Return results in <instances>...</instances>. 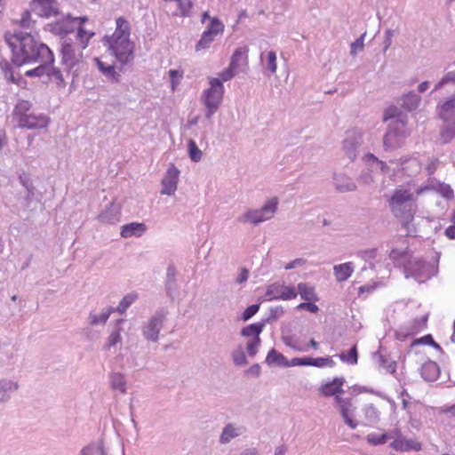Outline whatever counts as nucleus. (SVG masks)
I'll list each match as a JSON object with an SVG mask.
<instances>
[{
  "label": "nucleus",
  "instance_id": "obj_1",
  "mask_svg": "<svg viewBox=\"0 0 455 455\" xmlns=\"http://www.w3.org/2000/svg\"><path fill=\"white\" fill-rule=\"evenodd\" d=\"M4 37L12 48V61L17 66L32 62L44 64L54 62V55L51 49L44 44H38L30 33L7 32Z\"/></svg>",
  "mask_w": 455,
  "mask_h": 455
},
{
  "label": "nucleus",
  "instance_id": "obj_2",
  "mask_svg": "<svg viewBox=\"0 0 455 455\" xmlns=\"http://www.w3.org/2000/svg\"><path fill=\"white\" fill-rule=\"evenodd\" d=\"M94 32L88 29H79L76 36V43L65 40L61 47V61L65 68L77 76L84 66L83 50H84Z\"/></svg>",
  "mask_w": 455,
  "mask_h": 455
},
{
  "label": "nucleus",
  "instance_id": "obj_3",
  "mask_svg": "<svg viewBox=\"0 0 455 455\" xmlns=\"http://www.w3.org/2000/svg\"><path fill=\"white\" fill-rule=\"evenodd\" d=\"M116 30L110 36H105V44L121 63L129 62L133 54L134 44L130 40L131 27L127 20L119 17L116 20Z\"/></svg>",
  "mask_w": 455,
  "mask_h": 455
},
{
  "label": "nucleus",
  "instance_id": "obj_4",
  "mask_svg": "<svg viewBox=\"0 0 455 455\" xmlns=\"http://www.w3.org/2000/svg\"><path fill=\"white\" fill-rule=\"evenodd\" d=\"M388 206L392 214L408 231L411 230V222L417 210L416 198L410 189L398 187L388 199Z\"/></svg>",
  "mask_w": 455,
  "mask_h": 455
},
{
  "label": "nucleus",
  "instance_id": "obj_5",
  "mask_svg": "<svg viewBox=\"0 0 455 455\" xmlns=\"http://www.w3.org/2000/svg\"><path fill=\"white\" fill-rule=\"evenodd\" d=\"M32 104L28 100H21L14 107L12 116L20 128L29 130L45 128L49 124V118L43 114L35 115L29 113Z\"/></svg>",
  "mask_w": 455,
  "mask_h": 455
},
{
  "label": "nucleus",
  "instance_id": "obj_6",
  "mask_svg": "<svg viewBox=\"0 0 455 455\" xmlns=\"http://www.w3.org/2000/svg\"><path fill=\"white\" fill-rule=\"evenodd\" d=\"M278 199L272 197L268 199L266 204L259 209H249L245 212L238 216L237 221L243 224H252L258 226L259 224L271 220L277 211Z\"/></svg>",
  "mask_w": 455,
  "mask_h": 455
},
{
  "label": "nucleus",
  "instance_id": "obj_7",
  "mask_svg": "<svg viewBox=\"0 0 455 455\" xmlns=\"http://www.w3.org/2000/svg\"><path fill=\"white\" fill-rule=\"evenodd\" d=\"M223 94L224 86L221 81L219 78H209V87L204 92L206 119H211L212 116L219 109Z\"/></svg>",
  "mask_w": 455,
  "mask_h": 455
},
{
  "label": "nucleus",
  "instance_id": "obj_8",
  "mask_svg": "<svg viewBox=\"0 0 455 455\" xmlns=\"http://www.w3.org/2000/svg\"><path fill=\"white\" fill-rule=\"evenodd\" d=\"M201 23H206L201 34V50L209 49L211 44L222 36L225 26L217 17H210L208 12L202 15Z\"/></svg>",
  "mask_w": 455,
  "mask_h": 455
},
{
  "label": "nucleus",
  "instance_id": "obj_9",
  "mask_svg": "<svg viewBox=\"0 0 455 455\" xmlns=\"http://www.w3.org/2000/svg\"><path fill=\"white\" fill-rule=\"evenodd\" d=\"M408 135L405 121L403 119L394 120L389 124L383 137L385 150H393L400 148Z\"/></svg>",
  "mask_w": 455,
  "mask_h": 455
},
{
  "label": "nucleus",
  "instance_id": "obj_10",
  "mask_svg": "<svg viewBox=\"0 0 455 455\" xmlns=\"http://www.w3.org/2000/svg\"><path fill=\"white\" fill-rule=\"evenodd\" d=\"M87 20L88 18L86 16L71 17L70 15H67L53 23L52 30L59 36H67L73 33L75 30H76L77 33L80 28L86 29L84 24Z\"/></svg>",
  "mask_w": 455,
  "mask_h": 455
},
{
  "label": "nucleus",
  "instance_id": "obj_11",
  "mask_svg": "<svg viewBox=\"0 0 455 455\" xmlns=\"http://www.w3.org/2000/svg\"><path fill=\"white\" fill-rule=\"evenodd\" d=\"M265 322L249 324L241 330V335L243 337H252L246 343V351L251 357H254L258 353L261 343L259 334L262 332Z\"/></svg>",
  "mask_w": 455,
  "mask_h": 455
},
{
  "label": "nucleus",
  "instance_id": "obj_12",
  "mask_svg": "<svg viewBox=\"0 0 455 455\" xmlns=\"http://www.w3.org/2000/svg\"><path fill=\"white\" fill-rule=\"evenodd\" d=\"M405 277H412L418 283H424L431 276V266L422 260H409L404 266Z\"/></svg>",
  "mask_w": 455,
  "mask_h": 455
},
{
  "label": "nucleus",
  "instance_id": "obj_13",
  "mask_svg": "<svg viewBox=\"0 0 455 455\" xmlns=\"http://www.w3.org/2000/svg\"><path fill=\"white\" fill-rule=\"evenodd\" d=\"M361 144V132L355 130H350L346 132V137L343 140L342 149L346 156L350 161H355V158L357 157Z\"/></svg>",
  "mask_w": 455,
  "mask_h": 455
},
{
  "label": "nucleus",
  "instance_id": "obj_14",
  "mask_svg": "<svg viewBox=\"0 0 455 455\" xmlns=\"http://www.w3.org/2000/svg\"><path fill=\"white\" fill-rule=\"evenodd\" d=\"M335 406L338 407L345 423L352 429L356 428L358 426L357 421L354 420L351 413L355 411L352 399L349 397L337 396L335 398Z\"/></svg>",
  "mask_w": 455,
  "mask_h": 455
},
{
  "label": "nucleus",
  "instance_id": "obj_15",
  "mask_svg": "<svg viewBox=\"0 0 455 455\" xmlns=\"http://www.w3.org/2000/svg\"><path fill=\"white\" fill-rule=\"evenodd\" d=\"M180 171L172 164L169 166L164 179L162 180V190L163 195H173L177 189V184L179 180Z\"/></svg>",
  "mask_w": 455,
  "mask_h": 455
},
{
  "label": "nucleus",
  "instance_id": "obj_16",
  "mask_svg": "<svg viewBox=\"0 0 455 455\" xmlns=\"http://www.w3.org/2000/svg\"><path fill=\"white\" fill-rule=\"evenodd\" d=\"M344 383L345 379L343 377H337L331 381L323 384L319 391L323 396H334L335 399L337 396H341V394L344 392L342 388Z\"/></svg>",
  "mask_w": 455,
  "mask_h": 455
},
{
  "label": "nucleus",
  "instance_id": "obj_17",
  "mask_svg": "<svg viewBox=\"0 0 455 455\" xmlns=\"http://www.w3.org/2000/svg\"><path fill=\"white\" fill-rule=\"evenodd\" d=\"M439 117L443 122H455V93L437 106Z\"/></svg>",
  "mask_w": 455,
  "mask_h": 455
},
{
  "label": "nucleus",
  "instance_id": "obj_18",
  "mask_svg": "<svg viewBox=\"0 0 455 455\" xmlns=\"http://www.w3.org/2000/svg\"><path fill=\"white\" fill-rule=\"evenodd\" d=\"M33 10L41 17H50L57 13L55 0H33Z\"/></svg>",
  "mask_w": 455,
  "mask_h": 455
},
{
  "label": "nucleus",
  "instance_id": "obj_19",
  "mask_svg": "<svg viewBox=\"0 0 455 455\" xmlns=\"http://www.w3.org/2000/svg\"><path fill=\"white\" fill-rule=\"evenodd\" d=\"M333 183L337 191L340 193L355 191L357 187L353 180L345 173H334Z\"/></svg>",
  "mask_w": 455,
  "mask_h": 455
},
{
  "label": "nucleus",
  "instance_id": "obj_20",
  "mask_svg": "<svg viewBox=\"0 0 455 455\" xmlns=\"http://www.w3.org/2000/svg\"><path fill=\"white\" fill-rule=\"evenodd\" d=\"M248 48L246 46L237 48L232 57L229 65L239 73L248 64Z\"/></svg>",
  "mask_w": 455,
  "mask_h": 455
},
{
  "label": "nucleus",
  "instance_id": "obj_21",
  "mask_svg": "<svg viewBox=\"0 0 455 455\" xmlns=\"http://www.w3.org/2000/svg\"><path fill=\"white\" fill-rule=\"evenodd\" d=\"M147 230V227L144 223L132 222L124 225L121 228L120 235L124 238H129L132 236H141Z\"/></svg>",
  "mask_w": 455,
  "mask_h": 455
},
{
  "label": "nucleus",
  "instance_id": "obj_22",
  "mask_svg": "<svg viewBox=\"0 0 455 455\" xmlns=\"http://www.w3.org/2000/svg\"><path fill=\"white\" fill-rule=\"evenodd\" d=\"M390 447L400 451H407L411 450L418 451L421 450V444L419 442L412 439L408 440L403 436L397 440H394L390 443Z\"/></svg>",
  "mask_w": 455,
  "mask_h": 455
},
{
  "label": "nucleus",
  "instance_id": "obj_23",
  "mask_svg": "<svg viewBox=\"0 0 455 455\" xmlns=\"http://www.w3.org/2000/svg\"><path fill=\"white\" fill-rule=\"evenodd\" d=\"M354 264L352 262H346L333 267V274L335 279L339 283L347 281L354 272Z\"/></svg>",
  "mask_w": 455,
  "mask_h": 455
},
{
  "label": "nucleus",
  "instance_id": "obj_24",
  "mask_svg": "<svg viewBox=\"0 0 455 455\" xmlns=\"http://www.w3.org/2000/svg\"><path fill=\"white\" fill-rule=\"evenodd\" d=\"M163 319L161 316H156L150 320L144 330V335L148 339L156 340L161 329Z\"/></svg>",
  "mask_w": 455,
  "mask_h": 455
},
{
  "label": "nucleus",
  "instance_id": "obj_25",
  "mask_svg": "<svg viewBox=\"0 0 455 455\" xmlns=\"http://www.w3.org/2000/svg\"><path fill=\"white\" fill-rule=\"evenodd\" d=\"M421 376L427 381H434L439 376V366L433 361L425 363L421 367Z\"/></svg>",
  "mask_w": 455,
  "mask_h": 455
},
{
  "label": "nucleus",
  "instance_id": "obj_26",
  "mask_svg": "<svg viewBox=\"0 0 455 455\" xmlns=\"http://www.w3.org/2000/svg\"><path fill=\"white\" fill-rule=\"evenodd\" d=\"M243 428L241 427H235L233 424H228L222 430L220 437L221 443H228L232 439L241 435Z\"/></svg>",
  "mask_w": 455,
  "mask_h": 455
},
{
  "label": "nucleus",
  "instance_id": "obj_27",
  "mask_svg": "<svg viewBox=\"0 0 455 455\" xmlns=\"http://www.w3.org/2000/svg\"><path fill=\"white\" fill-rule=\"evenodd\" d=\"M420 100L421 98L417 93L409 92L401 98V106L408 111H412L419 107Z\"/></svg>",
  "mask_w": 455,
  "mask_h": 455
},
{
  "label": "nucleus",
  "instance_id": "obj_28",
  "mask_svg": "<svg viewBox=\"0 0 455 455\" xmlns=\"http://www.w3.org/2000/svg\"><path fill=\"white\" fill-rule=\"evenodd\" d=\"M455 138V122H443L440 131V140L443 144H447Z\"/></svg>",
  "mask_w": 455,
  "mask_h": 455
},
{
  "label": "nucleus",
  "instance_id": "obj_29",
  "mask_svg": "<svg viewBox=\"0 0 455 455\" xmlns=\"http://www.w3.org/2000/svg\"><path fill=\"white\" fill-rule=\"evenodd\" d=\"M95 62L97 63L99 69L105 76H107L112 82L119 81L120 75L116 71V68L113 65H106L99 58L95 59Z\"/></svg>",
  "mask_w": 455,
  "mask_h": 455
},
{
  "label": "nucleus",
  "instance_id": "obj_30",
  "mask_svg": "<svg viewBox=\"0 0 455 455\" xmlns=\"http://www.w3.org/2000/svg\"><path fill=\"white\" fill-rule=\"evenodd\" d=\"M266 363L268 365L276 364L279 366L289 367V361L283 355L278 353L275 348H272L267 357Z\"/></svg>",
  "mask_w": 455,
  "mask_h": 455
},
{
  "label": "nucleus",
  "instance_id": "obj_31",
  "mask_svg": "<svg viewBox=\"0 0 455 455\" xmlns=\"http://www.w3.org/2000/svg\"><path fill=\"white\" fill-rule=\"evenodd\" d=\"M298 292L299 293L301 299L306 301H316L318 299L315 292V288L308 283H299Z\"/></svg>",
  "mask_w": 455,
  "mask_h": 455
},
{
  "label": "nucleus",
  "instance_id": "obj_32",
  "mask_svg": "<svg viewBox=\"0 0 455 455\" xmlns=\"http://www.w3.org/2000/svg\"><path fill=\"white\" fill-rule=\"evenodd\" d=\"M375 357L378 360V363L380 367H383L387 371L394 373L396 370V363L394 360H390L387 355L378 352L375 354Z\"/></svg>",
  "mask_w": 455,
  "mask_h": 455
},
{
  "label": "nucleus",
  "instance_id": "obj_33",
  "mask_svg": "<svg viewBox=\"0 0 455 455\" xmlns=\"http://www.w3.org/2000/svg\"><path fill=\"white\" fill-rule=\"evenodd\" d=\"M363 413L369 424H376L379 421V411L373 404L365 405Z\"/></svg>",
  "mask_w": 455,
  "mask_h": 455
},
{
  "label": "nucleus",
  "instance_id": "obj_34",
  "mask_svg": "<svg viewBox=\"0 0 455 455\" xmlns=\"http://www.w3.org/2000/svg\"><path fill=\"white\" fill-rule=\"evenodd\" d=\"M232 360L235 366H243L248 364V361L246 359L245 352L242 346H238L232 352Z\"/></svg>",
  "mask_w": 455,
  "mask_h": 455
},
{
  "label": "nucleus",
  "instance_id": "obj_35",
  "mask_svg": "<svg viewBox=\"0 0 455 455\" xmlns=\"http://www.w3.org/2000/svg\"><path fill=\"white\" fill-rule=\"evenodd\" d=\"M138 295L136 293H129L124 297L119 305L116 307V311L120 314H124L126 309L137 299Z\"/></svg>",
  "mask_w": 455,
  "mask_h": 455
},
{
  "label": "nucleus",
  "instance_id": "obj_36",
  "mask_svg": "<svg viewBox=\"0 0 455 455\" xmlns=\"http://www.w3.org/2000/svg\"><path fill=\"white\" fill-rule=\"evenodd\" d=\"M283 289V284L273 283L267 286L266 296L268 299H280L281 292Z\"/></svg>",
  "mask_w": 455,
  "mask_h": 455
},
{
  "label": "nucleus",
  "instance_id": "obj_37",
  "mask_svg": "<svg viewBox=\"0 0 455 455\" xmlns=\"http://www.w3.org/2000/svg\"><path fill=\"white\" fill-rule=\"evenodd\" d=\"M449 84H455V71L447 72L435 85L434 91H438Z\"/></svg>",
  "mask_w": 455,
  "mask_h": 455
},
{
  "label": "nucleus",
  "instance_id": "obj_38",
  "mask_svg": "<svg viewBox=\"0 0 455 455\" xmlns=\"http://www.w3.org/2000/svg\"><path fill=\"white\" fill-rule=\"evenodd\" d=\"M339 358L341 361L346 362L349 364L357 363L358 355L356 347L354 346L353 347H351V349L348 351L347 355L344 353L340 354Z\"/></svg>",
  "mask_w": 455,
  "mask_h": 455
},
{
  "label": "nucleus",
  "instance_id": "obj_39",
  "mask_svg": "<svg viewBox=\"0 0 455 455\" xmlns=\"http://www.w3.org/2000/svg\"><path fill=\"white\" fill-rule=\"evenodd\" d=\"M115 311L113 307L108 308L105 312L100 315H94L91 316L92 324L105 323L110 315Z\"/></svg>",
  "mask_w": 455,
  "mask_h": 455
},
{
  "label": "nucleus",
  "instance_id": "obj_40",
  "mask_svg": "<svg viewBox=\"0 0 455 455\" xmlns=\"http://www.w3.org/2000/svg\"><path fill=\"white\" fill-rule=\"evenodd\" d=\"M431 188L435 189L442 196L446 199H451L453 196V191L450 185L438 183L436 188L434 186H431Z\"/></svg>",
  "mask_w": 455,
  "mask_h": 455
},
{
  "label": "nucleus",
  "instance_id": "obj_41",
  "mask_svg": "<svg viewBox=\"0 0 455 455\" xmlns=\"http://www.w3.org/2000/svg\"><path fill=\"white\" fill-rule=\"evenodd\" d=\"M170 80H171V85L172 90L175 91L180 84V81L183 77V71L182 70H176V69H171L169 71Z\"/></svg>",
  "mask_w": 455,
  "mask_h": 455
},
{
  "label": "nucleus",
  "instance_id": "obj_42",
  "mask_svg": "<svg viewBox=\"0 0 455 455\" xmlns=\"http://www.w3.org/2000/svg\"><path fill=\"white\" fill-rule=\"evenodd\" d=\"M366 440H367L368 443H370L371 445L384 444L387 441L385 433L382 435H377L374 433H371V434L367 435Z\"/></svg>",
  "mask_w": 455,
  "mask_h": 455
},
{
  "label": "nucleus",
  "instance_id": "obj_43",
  "mask_svg": "<svg viewBox=\"0 0 455 455\" xmlns=\"http://www.w3.org/2000/svg\"><path fill=\"white\" fill-rule=\"evenodd\" d=\"M334 364L335 363L331 357L311 358V366L322 368L325 366L332 367Z\"/></svg>",
  "mask_w": 455,
  "mask_h": 455
},
{
  "label": "nucleus",
  "instance_id": "obj_44",
  "mask_svg": "<svg viewBox=\"0 0 455 455\" xmlns=\"http://www.w3.org/2000/svg\"><path fill=\"white\" fill-rule=\"evenodd\" d=\"M47 75L50 76V79L57 84L59 87L65 86V81L62 77V74L60 69L52 68L51 72L46 71Z\"/></svg>",
  "mask_w": 455,
  "mask_h": 455
},
{
  "label": "nucleus",
  "instance_id": "obj_45",
  "mask_svg": "<svg viewBox=\"0 0 455 455\" xmlns=\"http://www.w3.org/2000/svg\"><path fill=\"white\" fill-rule=\"evenodd\" d=\"M111 384L113 388L119 389L124 392V376L120 373H114L111 375Z\"/></svg>",
  "mask_w": 455,
  "mask_h": 455
},
{
  "label": "nucleus",
  "instance_id": "obj_46",
  "mask_svg": "<svg viewBox=\"0 0 455 455\" xmlns=\"http://www.w3.org/2000/svg\"><path fill=\"white\" fill-rule=\"evenodd\" d=\"M267 68L271 72V74H275L276 72L277 65H276V54L273 51H269L267 53Z\"/></svg>",
  "mask_w": 455,
  "mask_h": 455
},
{
  "label": "nucleus",
  "instance_id": "obj_47",
  "mask_svg": "<svg viewBox=\"0 0 455 455\" xmlns=\"http://www.w3.org/2000/svg\"><path fill=\"white\" fill-rule=\"evenodd\" d=\"M50 64H44V63H41L38 67L33 68V69H30V70H28L26 71L25 75L27 76H44L47 69H48V66Z\"/></svg>",
  "mask_w": 455,
  "mask_h": 455
},
{
  "label": "nucleus",
  "instance_id": "obj_48",
  "mask_svg": "<svg viewBox=\"0 0 455 455\" xmlns=\"http://www.w3.org/2000/svg\"><path fill=\"white\" fill-rule=\"evenodd\" d=\"M237 73V70L229 65L226 69H224L222 72L219 74L218 78L223 84V82H227L232 79Z\"/></svg>",
  "mask_w": 455,
  "mask_h": 455
},
{
  "label": "nucleus",
  "instance_id": "obj_49",
  "mask_svg": "<svg viewBox=\"0 0 455 455\" xmlns=\"http://www.w3.org/2000/svg\"><path fill=\"white\" fill-rule=\"evenodd\" d=\"M389 119H402L400 117V110L396 107L388 108L384 113V121H387Z\"/></svg>",
  "mask_w": 455,
  "mask_h": 455
},
{
  "label": "nucleus",
  "instance_id": "obj_50",
  "mask_svg": "<svg viewBox=\"0 0 455 455\" xmlns=\"http://www.w3.org/2000/svg\"><path fill=\"white\" fill-rule=\"evenodd\" d=\"M298 292L294 288L285 286L283 285V289L281 292V298L280 299L287 300V299H292L297 297Z\"/></svg>",
  "mask_w": 455,
  "mask_h": 455
},
{
  "label": "nucleus",
  "instance_id": "obj_51",
  "mask_svg": "<svg viewBox=\"0 0 455 455\" xmlns=\"http://www.w3.org/2000/svg\"><path fill=\"white\" fill-rule=\"evenodd\" d=\"M259 309V304H253L249 306L243 313L242 318L243 321H247L251 318Z\"/></svg>",
  "mask_w": 455,
  "mask_h": 455
},
{
  "label": "nucleus",
  "instance_id": "obj_52",
  "mask_svg": "<svg viewBox=\"0 0 455 455\" xmlns=\"http://www.w3.org/2000/svg\"><path fill=\"white\" fill-rule=\"evenodd\" d=\"M290 366H311V357L292 358L289 361Z\"/></svg>",
  "mask_w": 455,
  "mask_h": 455
},
{
  "label": "nucleus",
  "instance_id": "obj_53",
  "mask_svg": "<svg viewBox=\"0 0 455 455\" xmlns=\"http://www.w3.org/2000/svg\"><path fill=\"white\" fill-rule=\"evenodd\" d=\"M365 34H363L359 38L351 44V55H355L357 51H362L363 48V40Z\"/></svg>",
  "mask_w": 455,
  "mask_h": 455
},
{
  "label": "nucleus",
  "instance_id": "obj_54",
  "mask_svg": "<svg viewBox=\"0 0 455 455\" xmlns=\"http://www.w3.org/2000/svg\"><path fill=\"white\" fill-rule=\"evenodd\" d=\"M188 152L191 159L195 162L199 160V155L197 150V145L195 140H189L188 141Z\"/></svg>",
  "mask_w": 455,
  "mask_h": 455
},
{
  "label": "nucleus",
  "instance_id": "obj_55",
  "mask_svg": "<svg viewBox=\"0 0 455 455\" xmlns=\"http://www.w3.org/2000/svg\"><path fill=\"white\" fill-rule=\"evenodd\" d=\"M377 250L376 249H368L358 251V256L364 260H370L376 257Z\"/></svg>",
  "mask_w": 455,
  "mask_h": 455
},
{
  "label": "nucleus",
  "instance_id": "obj_56",
  "mask_svg": "<svg viewBox=\"0 0 455 455\" xmlns=\"http://www.w3.org/2000/svg\"><path fill=\"white\" fill-rule=\"evenodd\" d=\"M419 343L430 345L433 347H435V349L442 350L440 345L433 339V337L430 334L425 335L424 337L419 339Z\"/></svg>",
  "mask_w": 455,
  "mask_h": 455
},
{
  "label": "nucleus",
  "instance_id": "obj_57",
  "mask_svg": "<svg viewBox=\"0 0 455 455\" xmlns=\"http://www.w3.org/2000/svg\"><path fill=\"white\" fill-rule=\"evenodd\" d=\"M389 162L391 164H396L397 166H401L403 169H404L403 165L406 163H411L412 165L419 166V164L415 159H410V158L393 159V160H390Z\"/></svg>",
  "mask_w": 455,
  "mask_h": 455
},
{
  "label": "nucleus",
  "instance_id": "obj_58",
  "mask_svg": "<svg viewBox=\"0 0 455 455\" xmlns=\"http://www.w3.org/2000/svg\"><path fill=\"white\" fill-rule=\"evenodd\" d=\"M297 308L298 309H306L311 313H317L319 310V307L315 303H311L310 301L302 302V303L299 304Z\"/></svg>",
  "mask_w": 455,
  "mask_h": 455
},
{
  "label": "nucleus",
  "instance_id": "obj_59",
  "mask_svg": "<svg viewBox=\"0 0 455 455\" xmlns=\"http://www.w3.org/2000/svg\"><path fill=\"white\" fill-rule=\"evenodd\" d=\"M439 164L438 158H431L429 159L427 165L426 167V170L428 173V175L434 174V172L436 171L437 166Z\"/></svg>",
  "mask_w": 455,
  "mask_h": 455
},
{
  "label": "nucleus",
  "instance_id": "obj_60",
  "mask_svg": "<svg viewBox=\"0 0 455 455\" xmlns=\"http://www.w3.org/2000/svg\"><path fill=\"white\" fill-rule=\"evenodd\" d=\"M121 341L120 331H113L108 338V347H114Z\"/></svg>",
  "mask_w": 455,
  "mask_h": 455
},
{
  "label": "nucleus",
  "instance_id": "obj_61",
  "mask_svg": "<svg viewBox=\"0 0 455 455\" xmlns=\"http://www.w3.org/2000/svg\"><path fill=\"white\" fill-rule=\"evenodd\" d=\"M394 36V31L392 29H387L385 32L384 39V52H386L392 44V37Z\"/></svg>",
  "mask_w": 455,
  "mask_h": 455
},
{
  "label": "nucleus",
  "instance_id": "obj_62",
  "mask_svg": "<svg viewBox=\"0 0 455 455\" xmlns=\"http://www.w3.org/2000/svg\"><path fill=\"white\" fill-rule=\"evenodd\" d=\"M359 180H361L364 184H371L373 182V177L371 175V171H363L359 177Z\"/></svg>",
  "mask_w": 455,
  "mask_h": 455
},
{
  "label": "nucleus",
  "instance_id": "obj_63",
  "mask_svg": "<svg viewBox=\"0 0 455 455\" xmlns=\"http://www.w3.org/2000/svg\"><path fill=\"white\" fill-rule=\"evenodd\" d=\"M385 434L387 436V440L393 439V441H394V440H397V439L401 438L402 436H403L399 428H395V429L390 430L389 432H387Z\"/></svg>",
  "mask_w": 455,
  "mask_h": 455
},
{
  "label": "nucleus",
  "instance_id": "obj_64",
  "mask_svg": "<svg viewBox=\"0 0 455 455\" xmlns=\"http://www.w3.org/2000/svg\"><path fill=\"white\" fill-rule=\"evenodd\" d=\"M20 27L22 28H29L31 20L30 14L28 12H25L20 20L18 21Z\"/></svg>",
  "mask_w": 455,
  "mask_h": 455
}]
</instances>
